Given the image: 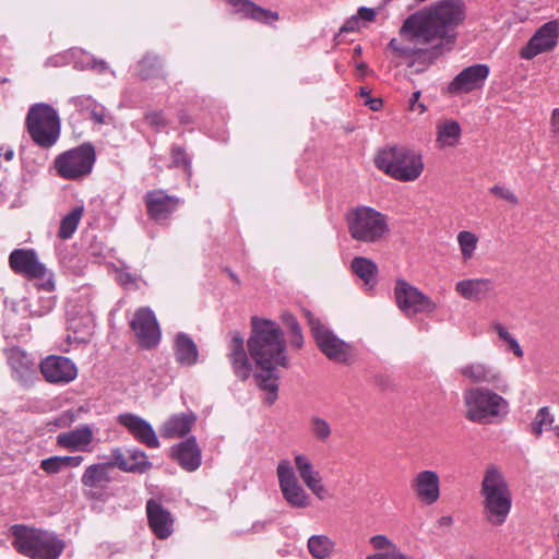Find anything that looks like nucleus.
<instances>
[{
	"mask_svg": "<svg viewBox=\"0 0 559 559\" xmlns=\"http://www.w3.org/2000/svg\"><path fill=\"white\" fill-rule=\"evenodd\" d=\"M171 157H173V163L176 166H183L185 169L190 174V160L188 159L185 151L181 147H179V146L174 147L171 151Z\"/></svg>",
	"mask_w": 559,
	"mask_h": 559,
	"instance_id": "48",
	"label": "nucleus"
},
{
	"mask_svg": "<svg viewBox=\"0 0 559 559\" xmlns=\"http://www.w3.org/2000/svg\"><path fill=\"white\" fill-rule=\"evenodd\" d=\"M83 213V206H76L72 209L66 216L62 217L58 230V237L60 239L67 240L73 236V234L78 229Z\"/></svg>",
	"mask_w": 559,
	"mask_h": 559,
	"instance_id": "37",
	"label": "nucleus"
},
{
	"mask_svg": "<svg viewBox=\"0 0 559 559\" xmlns=\"http://www.w3.org/2000/svg\"><path fill=\"white\" fill-rule=\"evenodd\" d=\"M481 496L487 521L493 525L504 523L511 509V492L501 471L496 466H489L485 472Z\"/></svg>",
	"mask_w": 559,
	"mask_h": 559,
	"instance_id": "4",
	"label": "nucleus"
},
{
	"mask_svg": "<svg viewBox=\"0 0 559 559\" xmlns=\"http://www.w3.org/2000/svg\"><path fill=\"white\" fill-rule=\"evenodd\" d=\"M173 454L179 465L188 472H193L201 465V450L194 437L174 447Z\"/></svg>",
	"mask_w": 559,
	"mask_h": 559,
	"instance_id": "26",
	"label": "nucleus"
},
{
	"mask_svg": "<svg viewBox=\"0 0 559 559\" xmlns=\"http://www.w3.org/2000/svg\"><path fill=\"white\" fill-rule=\"evenodd\" d=\"M28 133L39 146L51 147L60 135V120L57 111L47 104L31 107L26 118Z\"/></svg>",
	"mask_w": 559,
	"mask_h": 559,
	"instance_id": "8",
	"label": "nucleus"
},
{
	"mask_svg": "<svg viewBox=\"0 0 559 559\" xmlns=\"http://www.w3.org/2000/svg\"><path fill=\"white\" fill-rule=\"evenodd\" d=\"M307 547L314 559H328L335 550V542L326 535H312Z\"/></svg>",
	"mask_w": 559,
	"mask_h": 559,
	"instance_id": "36",
	"label": "nucleus"
},
{
	"mask_svg": "<svg viewBox=\"0 0 559 559\" xmlns=\"http://www.w3.org/2000/svg\"><path fill=\"white\" fill-rule=\"evenodd\" d=\"M55 307V298L51 295L40 296L37 305H32L26 298L12 302L15 313L31 317H44Z\"/></svg>",
	"mask_w": 559,
	"mask_h": 559,
	"instance_id": "33",
	"label": "nucleus"
},
{
	"mask_svg": "<svg viewBox=\"0 0 559 559\" xmlns=\"http://www.w3.org/2000/svg\"><path fill=\"white\" fill-rule=\"evenodd\" d=\"M112 459L114 462L110 463L111 468L114 466H118L121 471L124 472H131L134 469V467L131 466V462L129 461V454L124 455L119 449L112 451Z\"/></svg>",
	"mask_w": 559,
	"mask_h": 559,
	"instance_id": "46",
	"label": "nucleus"
},
{
	"mask_svg": "<svg viewBox=\"0 0 559 559\" xmlns=\"http://www.w3.org/2000/svg\"><path fill=\"white\" fill-rule=\"evenodd\" d=\"M462 258L467 261L474 257L478 243V237L468 230H462L456 237Z\"/></svg>",
	"mask_w": 559,
	"mask_h": 559,
	"instance_id": "39",
	"label": "nucleus"
},
{
	"mask_svg": "<svg viewBox=\"0 0 559 559\" xmlns=\"http://www.w3.org/2000/svg\"><path fill=\"white\" fill-rule=\"evenodd\" d=\"M9 365L16 380L23 384L32 382L36 376L34 360L23 350L11 349L8 355Z\"/></svg>",
	"mask_w": 559,
	"mask_h": 559,
	"instance_id": "27",
	"label": "nucleus"
},
{
	"mask_svg": "<svg viewBox=\"0 0 559 559\" xmlns=\"http://www.w3.org/2000/svg\"><path fill=\"white\" fill-rule=\"evenodd\" d=\"M309 430L313 438L320 442H326L332 435L331 425L320 416L310 418Z\"/></svg>",
	"mask_w": 559,
	"mask_h": 559,
	"instance_id": "41",
	"label": "nucleus"
},
{
	"mask_svg": "<svg viewBox=\"0 0 559 559\" xmlns=\"http://www.w3.org/2000/svg\"><path fill=\"white\" fill-rule=\"evenodd\" d=\"M118 423L126 427L133 437L148 448L157 449L159 441L148 421L138 415L124 413L118 416Z\"/></svg>",
	"mask_w": 559,
	"mask_h": 559,
	"instance_id": "23",
	"label": "nucleus"
},
{
	"mask_svg": "<svg viewBox=\"0 0 559 559\" xmlns=\"http://www.w3.org/2000/svg\"><path fill=\"white\" fill-rule=\"evenodd\" d=\"M464 416L472 423L490 424L508 413V402L493 391L476 386L463 392Z\"/></svg>",
	"mask_w": 559,
	"mask_h": 559,
	"instance_id": "5",
	"label": "nucleus"
},
{
	"mask_svg": "<svg viewBox=\"0 0 559 559\" xmlns=\"http://www.w3.org/2000/svg\"><path fill=\"white\" fill-rule=\"evenodd\" d=\"M463 20L461 4L451 0L437 2L408 16L400 32L403 40L393 38L389 46L399 57H416L425 64L432 63L452 49L453 31Z\"/></svg>",
	"mask_w": 559,
	"mask_h": 559,
	"instance_id": "1",
	"label": "nucleus"
},
{
	"mask_svg": "<svg viewBox=\"0 0 559 559\" xmlns=\"http://www.w3.org/2000/svg\"><path fill=\"white\" fill-rule=\"evenodd\" d=\"M554 421V416L549 413L548 407H542L532 423V432L538 437L542 435L544 428L550 427Z\"/></svg>",
	"mask_w": 559,
	"mask_h": 559,
	"instance_id": "42",
	"label": "nucleus"
},
{
	"mask_svg": "<svg viewBox=\"0 0 559 559\" xmlns=\"http://www.w3.org/2000/svg\"><path fill=\"white\" fill-rule=\"evenodd\" d=\"M61 459V464H63V467L67 468V467H78L82 464L83 462V456L82 455H76V456H60Z\"/></svg>",
	"mask_w": 559,
	"mask_h": 559,
	"instance_id": "54",
	"label": "nucleus"
},
{
	"mask_svg": "<svg viewBox=\"0 0 559 559\" xmlns=\"http://www.w3.org/2000/svg\"><path fill=\"white\" fill-rule=\"evenodd\" d=\"M352 270L358 277L369 285L374 280L378 267L372 260L364 257H356L352 261Z\"/></svg>",
	"mask_w": 559,
	"mask_h": 559,
	"instance_id": "38",
	"label": "nucleus"
},
{
	"mask_svg": "<svg viewBox=\"0 0 559 559\" xmlns=\"http://www.w3.org/2000/svg\"><path fill=\"white\" fill-rule=\"evenodd\" d=\"M180 199L168 195L163 190L150 191L145 195L147 214L156 222L167 219L180 205Z\"/></svg>",
	"mask_w": 559,
	"mask_h": 559,
	"instance_id": "22",
	"label": "nucleus"
},
{
	"mask_svg": "<svg viewBox=\"0 0 559 559\" xmlns=\"http://www.w3.org/2000/svg\"><path fill=\"white\" fill-rule=\"evenodd\" d=\"M370 544L373 546V548L380 550V551H388L394 547H396L395 544H393L386 536L384 535H374L370 538Z\"/></svg>",
	"mask_w": 559,
	"mask_h": 559,
	"instance_id": "49",
	"label": "nucleus"
},
{
	"mask_svg": "<svg viewBox=\"0 0 559 559\" xmlns=\"http://www.w3.org/2000/svg\"><path fill=\"white\" fill-rule=\"evenodd\" d=\"M86 64L81 66L82 69L91 67V68H97L99 72H103L107 69V63L104 60H95L91 56H86Z\"/></svg>",
	"mask_w": 559,
	"mask_h": 559,
	"instance_id": "55",
	"label": "nucleus"
},
{
	"mask_svg": "<svg viewBox=\"0 0 559 559\" xmlns=\"http://www.w3.org/2000/svg\"><path fill=\"white\" fill-rule=\"evenodd\" d=\"M39 368L49 383H69L78 376L74 362L63 356H48L40 362Z\"/></svg>",
	"mask_w": 559,
	"mask_h": 559,
	"instance_id": "15",
	"label": "nucleus"
},
{
	"mask_svg": "<svg viewBox=\"0 0 559 559\" xmlns=\"http://www.w3.org/2000/svg\"><path fill=\"white\" fill-rule=\"evenodd\" d=\"M228 359L235 376L246 381L252 373V365L245 348V340L237 331L230 333Z\"/></svg>",
	"mask_w": 559,
	"mask_h": 559,
	"instance_id": "20",
	"label": "nucleus"
},
{
	"mask_svg": "<svg viewBox=\"0 0 559 559\" xmlns=\"http://www.w3.org/2000/svg\"><path fill=\"white\" fill-rule=\"evenodd\" d=\"M11 269L27 278L35 281L39 290L52 293L55 289L53 274L41 262L33 250L15 249L9 257Z\"/></svg>",
	"mask_w": 559,
	"mask_h": 559,
	"instance_id": "9",
	"label": "nucleus"
},
{
	"mask_svg": "<svg viewBox=\"0 0 559 559\" xmlns=\"http://www.w3.org/2000/svg\"><path fill=\"white\" fill-rule=\"evenodd\" d=\"M278 485L283 498L292 507L306 509L311 504V498L299 484L298 478L287 460H282L276 468Z\"/></svg>",
	"mask_w": 559,
	"mask_h": 559,
	"instance_id": "12",
	"label": "nucleus"
},
{
	"mask_svg": "<svg viewBox=\"0 0 559 559\" xmlns=\"http://www.w3.org/2000/svg\"><path fill=\"white\" fill-rule=\"evenodd\" d=\"M40 468L47 474H57L64 469L60 456H50L40 462Z\"/></svg>",
	"mask_w": 559,
	"mask_h": 559,
	"instance_id": "45",
	"label": "nucleus"
},
{
	"mask_svg": "<svg viewBox=\"0 0 559 559\" xmlns=\"http://www.w3.org/2000/svg\"><path fill=\"white\" fill-rule=\"evenodd\" d=\"M247 345L255 366L257 385L266 392V402L273 404L278 391L276 368L289 367L283 332L273 321L252 318V333Z\"/></svg>",
	"mask_w": 559,
	"mask_h": 559,
	"instance_id": "2",
	"label": "nucleus"
},
{
	"mask_svg": "<svg viewBox=\"0 0 559 559\" xmlns=\"http://www.w3.org/2000/svg\"><path fill=\"white\" fill-rule=\"evenodd\" d=\"M374 163L379 169L400 181H414L424 169L419 154L399 146L381 150L376 156Z\"/></svg>",
	"mask_w": 559,
	"mask_h": 559,
	"instance_id": "6",
	"label": "nucleus"
},
{
	"mask_svg": "<svg viewBox=\"0 0 559 559\" xmlns=\"http://www.w3.org/2000/svg\"><path fill=\"white\" fill-rule=\"evenodd\" d=\"M455 290L465 299L478 301L492 296L495 286L488 278H469L457 282Z\"/></svg>",
	"mask_w": 559,
	"mask_h": 559,
	"instance_id": "25",
	"label": "nucleus"
},
{
	"mask_svg": "<svg viewBox=\"0 0 559 559\" xmlns=\"http://www.w3.org/2000/svg\"><path fill=\"white\" fill-rule=\"evenodd\" d=\"M420 95V91H416L413 93L409 99L408 108L412 111H418L419 114H424L427 110V107L425 106V104L419 102Z\"/></svg>",
	"mask_w": 559,
	"mask_h": 559,
	"instance_id": "51",
	"label": "nucleus"
},
{
	"mask_svg": "<svg viewBox=\"0 0 559 559\" xmlns=\"http://www.w3.org/2000/svg\"><path fill=\"white\" fill-rule=\"evenodd\" d=\"M551 124L552 132L555 136L559 140V108L555 109L552 112Z\"/></svg>",
	"mask_w": 559,
	"mask_h": 559,
	"instance_id": "59",
	"label": "nucleus"
},
{
	"mask_svg": "<svg viewBox=\"0 0 559 559\" xmlns=\"http://www.w3.org/2000/svg\"><path fill=\"white\" fill-rule=\"evenodd\" d=\"M162 72V64L156 56H145L138 66V74L143 79H150L159 75Z\"/></svg>",
	"mask_w": 559,
	"mask_h": 559,
	"instance_id": "40",
	"label": "nucleus"
},
{
	"mask_svg": "<svg viewBox=\"0 0 559 559\" xmlns=\"http://www.w3.org/2000/svg\"><path fill=\"white\" fill-rule=\"evenodd\" d=\"M146 121L155 127V128H160V127H164L166 124V120H165V117L162 112L159 111H153V112H150L146 115Z\"/></svg>",
	"mask_w": 559,
	"mask_h": 559,
	"instance_id": "53",
	"label": "nucleus"
},
{
	"mask_svg": "<svg viewBox=\"0 0 559 559\" xmlns=\"http://www.w3.org/2000/svg\"><path fill=\"white\" fill-rule=\"evenodd\" d=\"M10 532L14 549L31 559H58L66 547L64 542L49 531L16 524Z\"/></svg>",
	"mask_w": 559,
	"mask_h": 559,
	"instance_id": "3",
	"label": "nucleus"
},
{
	"mask_svg": "<svg viewBox=\"0 0 559 559\" xmlns=\"http://www.w3.org/2000/svg\"><path fill=\"white\" fill-rule=\"evenodd\" d=\"M120 281H121L122 284H128V283H132L133 278L131 277L130 274H121L120 275Z\"/></svg>",
	"mask_w": 559,
	"mask_h": 559,
	"instance_id": "64",
	"label": "nucleus"
},
{
	"mask_svg": "<svg viewBox=\"0 0 559 559\" xmlns=\"http://www.w3.org/2000/svg\"><path fill=\"white\" fill-rule=\"evenodd\" d=\"M3 156L5 160H11L14 156V151L11 146L0 147V157Z\"/></svg>",
	"mask_w": 559,
	"mask_h": 559,
	"instance_id": "61",
	"label": "nucleus"
},
{
	"mask_svg": "<svg viewBox=\"0 0 559 559\" xmlns=\"http://www.w3.org/2000/svg\"><path fill=\"white\" fill-rule=\"evenodd\" d=\"M197 420L193 413H182L170 416L160 427L164 438H180L186 436Z\"/></svg>",
	"mask_w": 559,
	"mask_h": 559,
	"instance_id": "30",
	"label": "nucleus"
},
{
	"mask_svg": "<svg viewBox=\"0 0 559 559\" xmlns=\"http://www.w3.org/2000/svg\"><path fill=\"white\" fill-rule=\"evenodd\" d=\"M146 514L150 527L158 538L165 539L171 535L173 515L159 502L150 499L146 503Z\"/></svg>",
	"mask_w": 559,
	"mask_h": 559,
	"instance_id": "24",
	"label": "nucleus"
},
{
	"mask_svg": "<svg viewBox=\"0 0 559 559\" xmlns=\"http://www.w3.org/2000/svg\"><path fill=\"white\" fill-rule=\"evenodd\" d=\"M348 233L357 241L380 242L389 234L386 216L370 206H357L346 215Z\"/></svg>",
	"mask_w": 559,
	"mask_h": 559,
	"instance_id": "7",
	"label": "nucleus"
},
{
	"mask_svg": "<svg viewBox=\"0 0 559 559\" xmlns=\"http://www.w3.org/2000/svg\"><path fill=\"white\" fill-rule=\"evenodd\" d=\"M292 333H293V337H292V341H290L292 346H294L296 348H300L302 346V343H304V337H302V334H301V329H298V332H292Z\"/></svg>",
	"mask_w": 559,
	"mask_h": 559,
	"instance_id": "60",
	"label": "nucleus"
},
{
	"mask_svg": "<svg viewBox=\"0 0 559 559\" xmlns=\"http://www.w3.org/2000/svg\"><path fill=\"white\" fill-rule=\"evenodd\" d=\"M283 321L292 332H298V329H300L296 318L290 313H284Z\"/></svg>",
	"mask_w": 559,
	"mask_h": 559,
	"instance_id": "57",
	"label": "nucleus"
},
{
	"mask_svg": "<svg viewBox=\"0 0 559 559\" xmlns=\"http://www.w3.org/2000/svg\"><path fill=\"white\" fill-rule=\"evenodd\" d=\"M489 75L487 64H473L463 69L449 84L451 94H466L481 88Z\"/></svg>",
	"mask_w": 559,
	"mask_h": 559,
	"instance_id": "16",
	"label": "nucleus"
},
{
	"mask_svg": "<svg viewBox=\"0 0 559 559\" xmlns=\"http://www.w3.org/2000/svg\"><path fill=\"white\" fill-rule=\"evenodd\" d=\"M394 293L399 308L406 316L430 313L437 307L428 296L404 280L396 281Z\"/></svg>",
	"mask_w": 559,
	"mask_h": 559,
	"instance_id": "13",
	"label": "nucleus"
},
{
	"mask_svg": "<svg viewBox=\"0 0 559 559\" xmlns=\"http://www.w3.org/2000/svg\"><path fill=\"white\" fill-rule=\"evenodd\" d=\"M140 344L144 348H152L159 343L160 330L155 314L150 308H140L131 321Z\"/></svg>",
	"mask_w": 559,
	"mask_h": 559,
	"instance_id": "14",
	"label": "nucleus"
},
{
	"mask_svg": "<svg viewBox=\"0 0 559 559\" xmlns=\"http://www.w3.org/2000/svg\"><path fill=\"white\" fill-rule=\"evenodd\" d=\"M411 487L416 498L427 506L436 503L440 498V478L435 471L426 469L417 473Z\"/></svg>",
	"mask_w": 559,
	"mask_h": 559,
	"instance_id": "19",
	"label": "nucleus"
},
{
	"mask_svg": "<svg viewBox=\"0 0 559 559\" xmlns=\"http://www.w3.org/2000/svg\"><path fill=\"white\" fill-rule=\"evenodd\" d=\"M95 100L91 96H74L69 99V104L75 107L78 110H88L94 106Z\"/></svg>",
	"mask_w": 559,
	"mask_h": 559,
	"instance_id": "50",
	"label": "nucleus"
},
{
	"mask_svg": "<svg viewBox=\"0 0 559 559\" xmlns=\"http://www.w3.org/2000/svg\"><path fill=\"white\" fill-rule=\"evenodd\" d=\"M228 3L235 12L259 22L273 23L278 20L276 12L258 7L249 0H228Z\"/></svg>",
	"mask_w": 559,
	"mask_h": 559,
	"instance_id": "31",
	"label": "nucleus"
},
{
	"mask_svg": "<svg viewBox=\"0 0 559 559\" xmlns=\"http://www.w3.org/2000/svg\"><path fill=\"white\" fill-rule=\"evenodd\" d=\"M129 461L131 462V466L134 467L132 472L143 473L151 467L146 454L140 450L129 451Z\"/></svg>",
	"mask_w": 559,
	"mask_h": 559,
	"instance_id": "44",
	"label": "nucleus"
},
{
	"mask_svg": "<svg viewBox=\"0 0 559 559\" xmlns=\"http://www.w3.org/2000/svg\"><path fill=\"white\" fill-rule=\"evenodd\" d=\"M438 524H439V526H450L453 524V518L450 515L441 516L438 520Z\"/></svg>",
	"mask_w": 559,
	"mask_h": 559,
	"instance_id": "63",
	"label": "nucleus"
},
{
	"mask_svg": "<svg viewBox=\"0 0 559 559\" xmlns=\"http://www.w3.org/2000/svg\"><path fill=\"white\" fill-rule=\"evenodd\" d=\"M111 468V464L99 463L90 465L82 478L81 481L83 486L91 488H99L111 480L109 476V469Z\"/></svg>",
	"mask_w": 559,
	"mask_h": 559,
	"instance_id": "34",
	"label": "nucleus"
},
{
	"mask_svg": "<svg viewBox=\"0 0 559 559\" xmlns=\"http://www.w3.org/2000/svg\"><path fill=\"white\" fill-rule=\"evenodd\" d=\"M87 111H90L91 118L96 123H99V124L106 123V114H105V109L102 106L94 103V106H92V108H90Z\"/></svg>",
	"mask_w": 559,
	"mask_h": 559,
	"instance_id": "52",
	"label": "nucleus"
},
{
	"mask_svg": "<svg viewBox=\"0 0 559 559\" xmlns=\"http://www.w3.org/2000/svg\"><path fill=\"white\" fill-rule=\"evenodd\" d=\"M93 441V431L87 425L80 426L73 430L59 433L57 443L73 451H85Z\"/></svg>",
	"mask_w": 559,
	"mask_h": 559,
	"instance_id": "29",
	"label": "nucleus"
},
{
	"mask_svg": "<svg viewBox=\"0 0 559 559\" xmlns=\"http://www.w3.org/2000/svg\"><path fill=\"white\" fill-rule=\"evenodd\" d=\"M358 16H359V19L365 20V21H372L376 16V13L372 9L361 7L358 10Z\"/></svg>",
	"mask_w": 559,
	"mask_h": 559,
	"instance_id": "58",
	"label": "nucleus"
},
{
	"mask_svg": "<svg viewBox=\"0 0 559 559\" xmlns=\"http://www.w3.org/2000/svg\"><path fill=\"white\" fill-rule=\"evenodd\" d=\"M460 373L473 383H488L492 384L501 392L508 389L507 382L502 374L493 367L481 364L472 362L461 367Z\"/></svg>",
	"mask_w": 559,
	"mask_h": 559,
	"instance_id": "21",
	"label": "nucleus"
},
{
	"mask_svg": "<svg viewBox=\"0 0 559 559\" xmlns=\"http://www.w3.org/2000/svg\"><path fill=\"white\" fill-rule=\"evenodd\" d=\"M176 360L182 366H193L198 361L199 350L193 340L186 333H178L174 344Z\"/></svg>",
	"mask_w": 559,
	"mask_h": 559,
	"instance_id": "32",
	"label": "nucleus"
},
{
	"mask_svg": "<svg viewBox=\"0 0 559 559\" xmlns=\"http://www.w3.org/2000/svg\"><path fill=\"white\" fill-rule=\"evenodd\" d=\"M461 127L455 120H445L437 126L436 142L439 147L455 146L461 138Z\"/></svg>",
	"mask_w": 559,
	"mask_h": 559,
	"instance_id": "35",
	"label": "nucleus"
},
{
	"mask_svg": "<svg viewBox=\"0 0 559 559\" xmlns=\"http://www.w3.org/2000/svg\"><path fill=\"white\" fill-rule=\"evenodd\" d=\"M490 192L498 198L509 202L510 204H518L519 199L516 195L511 191L508 187L496 185L492 188H490Z\"/></svg>",
	"mask_w": 559,
	"mask_h": 559,
	"instance_id": "47",
	"label": "nucleus"
},
{
	"mask_svg": "<svg viewBox=\"0 0 559 559\" xmlns=\"http://www.w3.org/2000/svg\"><path fill=\"white\" fill-rule=\"evenodd\" d=\"M365 103L373 111H377L382 107V100L378 98H367Z\"/></svg>",
	"mask_w": 559,
	"mask_h": 559,
	"instance_id": "62",
	"label": "nucleus"
},
{
	"mask_svg": "<svg viewBox=\"0 0 559 559\" xmlns=\"http://www.w3.org/2000/svg\"><path fill=\"white\" fill-rule=\"evenodd\" d=\"M305 317L320 350L331 360L347 362L352 356V346L338 338L309 310H305Z\"/></svg>",
	"mask_w": 559,
	"mask_h": 559,
	"instance_id": "11",
	"label": "nucleus"
},
{
	"mask_svg": "<svg viewBox=\"0 0 559 559\" xmlns=\"http://www.w3.org/2000/svg\"><path fill=\"white\" fill-rule=\"evenodd\" d=\"M559 23L557 20L549 21L542 25L532 38L526 43V59L551 51L558 43Z\"/></svg>",
	"mask_w": 559,
	"mask_h": 559,
	"instance_id": "17",
	"label": "nucleus"
},
{
	"mask_svg": "<svg viewBox=\"0 0 559 559\" xmlns=\"http://www.w3.org/2000/svg\"><path fill=\"white\" fill-rule=\"evenodd\" d=\"M359 26V20L356 16H353L352 19L347 20L343 26L341 27V33H347V32H355L358 29Z\"/></svg>",
	"mask_w": 559,
	"mask_h": 559,
	"instance_id": "56",
	"label": "nucleus"
},
{
	"mask_svg": "<svg viewBox=\"0 0 559 559\" xmlns=\"http://www.w3.org/2000/svg\"><path fill=\"white\" fill-rule=\"evenodd\" d=\"M94 163V147L91 144H82L58 155L55 159V168L60 177L79 180L92 171Z\"/></svg>",
	"mask_w": 559,
	"mask_h": 559,
	"instance_id": "10",
	"label": "nucleus"
},
{
	"mask_svg": "<svg viewBox=\"0 0 559 559\" xmlns=\"http://www.w3.org/2000/svg\"><path fill=\"white\" fill-rule=\"evenodd\" d=\"M493 328L497 331L499 337L506 343L507 349L513 352V354L518 357H521L523 352L516 338L499 323H496Z\"/></svg>",
	"mask_w": 559,
	"mask_h": 559,
	"instance_id": "43",
	"label": "nucleus"
},
{
	"mask_svg": "<svg viewBox=\"0 0 559 559\" xmlns=\"http://www.w3.org/2000/svg\"><path fill=\"white\" fill-rule=\"evenodd\" d=\"M93 328L94 319L87 310H68V330L73 334L69 335V338L73 337L76 342H85L92 334Z\"/></svg>",
	"mask_w": 559,
	"mask_h": 559,
	"instance_id": "28",
	"label": "nucleus"
},
{
	"mask_svg": "<svg viewBox=\"0 0 559 559\" xmlns=\"http://www.w3.org/2000/svg\"><path fill=\"white\" fill-rule=\"evenodd\" d=\"M295 468L305 486L320 500L328 496V490L322 483L320 472L314 467L310 457L298 453L294 456Z\"/></svg>",
	"mask_w": 559,
	"mask_h": 559,
	"instance_id": "18",
	"label": "nucleus"
}]
</instances>
